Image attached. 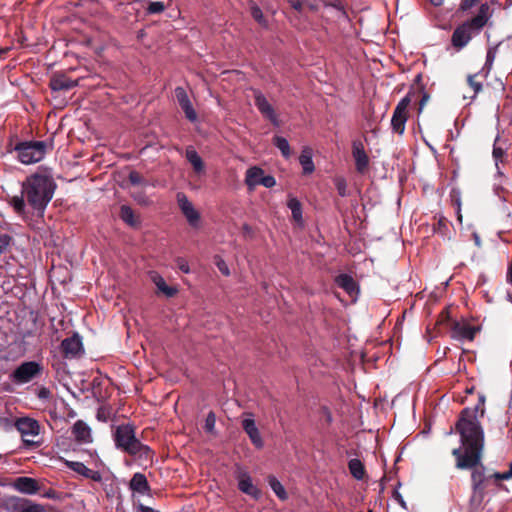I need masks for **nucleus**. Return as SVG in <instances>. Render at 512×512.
<instances>
[{"instance_id": "nucleus-1", "label": "nucleus", "mask_w": 512, "mask_h": 512, "mask_svg": "<svg viewBox=\"0 0 512 512\" xmlns=\"http://www.w3.org/2000/svg\"><path fill=\"white\" fill-rule=\"evenodd\" d=\"M484 405L485 396L481 394L475 407H467L461 411L455 425L463 447H468L480 454H482L484 448V431L479 422V417L484 416Z\"/></svg>"}, {"instance_id": "nucleus-2", "label": "nucleus", "mask_w": 512, "mask_h": 512, "mask_svg": "<svg viewBox=\"0 0 512 512\" xmlns=\"http://www.w3.org/2000/svg\"><path fill=\"white\" fill-rule=\"evenodd\" d=\"M57 185L47 174L34 173L22 183V193L33 210L43 214L52 200Z\"/></svg>"}, {"instance_id": "nucleus-3", "label": "nucleus", "mask_w": 512, "mask_h": 512, "mask_svg": "<svg viewBox=\"0 0 512 512\" xmlns=\"http://www.w3.org/2000/svg\"><path fill=\"white\" fill-rule=\"evenodd\" d=\"M113 440L117 449L130 456L146 461L153 457L152 449L137 439L136 429L132 424L117 426L113 432Z\"/></svg>"}, {"instance_id": "nucleus-4", "label": "nucleus", "mask_w": 512, "mask_h": 512, "mask_svg": "<svg viewBox=\"0 0 512 512\" xmlns=\"http://www.w3.org/2000/svg\"><path fill=\"white\" fill-rule=\"evenodd\" d=\"M490 17V6L487 3L482 4L475 17L464 22L454 30L451 37L453 47L457 50L464 48L472 39L473 34L479 33Z\"/></svg>"}, {"instance_id": "nucleus-5", "label": "nucleus", "mask_w": 512, "mask_h": 512, "mask_svg": "<svg viewBox=\"0 0 512 512\" xmlns=\"http://www.w3.org/2000/svg\"><path fill=\"white\" fill-rule=\"evenodd\" d=\"M48 145L45 141H21L14 146L17 159L25 165L40 162L46 155Z\"/></svg>"}, {"instance_id": "nucleus-6", "label": "nucleus", "mask_w": 512, "mask_h": 512, "mask_svg": "<svg viewBox=\"0 0 512 512\" xmlns=\"http://www.w3.org/2000/svg\"><path fill=\"white\" fill-rule=\"evenodd\" d=\"M471 469L472 494L470 502L474 506H479L484 500L486 485L491 477L485 474V467L481 462Z\"/></svg>"}, {"instance_id": "nucleus-7", "label": "nucleus", "mask_w": 512, "mask_h": 512, "mask_svg": "<svg viewBox=\"0 0 512 512\" xmlns=\"http://www.w3.org/2000/svg\"><path fill=\"white\" fill-rule=\"evenodd\" d=\"M415 93V91H409L407 95L399 101V103L394 109L393 116L391 119V126L393 131L400 135L404 133L405 123L408 119L407 109Z\"/></svg>"}, {"instance_id": "nucleus-8", "label": "nucleus", "mask_w": 512, "mask_h": 512, "mask_svg": "<svg viewBox=\"0 0 512 512\" xmlns=\"http://www.w3.org/2000/svg\"><path fill=\"white\" fill-rule=\"evenodd\" d=\"M43 367L35 361L20 364L11 374L10 379L16 384H25L41 374Z\"/></svg>"}, {"instance_id": "nucleus-9", "label": "nucleus", "mask_w": 512, "mask_h": 512, "mask_svg": "<svg viewBox=\"0 0 512 512\" xmlns=\"http://www.w3.org/2000/svg\"><path fill=\"white\" fill-rule=\"evenodd\" d=\"M245 184L249 190H253L257 185L272 188L276 185V180L272 175H264L262 168L253 166L246 171Z\"/></svg>"}, {"instance_id": "nucleus-10", "label": "nucleus", "mask_w": 512, "mask_h": 512, "mask_svg": "<svg viewBox=\"0 0 512 512\" xmlns=\"http://www.w3.org/2000/svg\"><path fill=\"white\" fill-rule=\"evenodd\" d=\"M176 200L181 213L186 218L188 224L193 228H198L200 224V213L195 209L192 202L188 199L185 193L178 192Z\"/></svg>"}, {"instance_id": "nucleus-11", "label": "nucleus", "mask_w": 512, "mask_h": 512, "mask_svg": "<svg viewBox=\"0 0 512 512\" xmlns=\"http://www.w3.org/2000/svg\"><path fill=\"white\" fill-rule=\"evenodd\" d=\"M15 427L21 434L23 442L26 446H31L36 443L35 441L29 438L35 437L39 434L40 426L36 420L28 417L19 418L15 422Z\"/></svg>"}, {"instance_id": "nucleus-12", "label": "nucleus", "mask_w": 512, "mask_h": 512, "mask_svg": "<svg viewBox=\"0 0 512 512\" xmlns=\"http://www.w3.org/2000/svg\"><path fill=\"white\" fill-rule=\"evenodd\" d=\"M452 455L456 458V467L458 469H468L480 463L482 454L477 451L470 450L468 447H464V452L461 448H455L452 451Z\"/></svg>"}, {"instance_id": "nucleus-13", "label": "nucleus", "mask_w": 512, "mask_h": 512, "mask_svg": "<svg viewBox=\"0 0 512 512\" xmlns=\"http://www.w3.org/2000/svg\"><path fill=\"white\" fill-rule=\"evenodd\" d=\"M60 349L64 358H79L84 354L82 338L78 333H74L71 337H67L61 342Z\"/></svg>"}, {"instance_id": "nucleus-14", "label": "nucleus", "mask_w": 512, "mask_h": 512, "mask_svg": "<svg viewBox=\"0 0 512 512\" xmlns=\"http://www.w3.org/2000/svg\"><path fill=\"white\" fill-rule=\"evenodd\" d=\"M254 101H255V106L260 111V113L266 119H268L273 125L278 126L279 119H278L277 114L275 113L274 108L268 102L266 97L258 90L254 91Z\"/></svg>"}, {"instance_id": "nucleus-15", "label": "nucleus", "mask_w": 512, "mask_h": 512, "mask_svg": "<svg viewBox=\"0 0 512 512\" xmlns=\"http://www.w3.org/2000/svg\"><path fill=\"white\" fill-rule=\"evenodd\" d=\"M238 489L251 496L254 500H259L262 496L261 490L252 482L251 476L246 471H239L237 476Z\"/></svg>"}, {"instance_id": "nucleus-16", "label": "nucleus", "mask_w": 512, "mask_h": 512, "mask_svg": "<svg viewBox=\"0 0 512 512\" xmlns=\"http://www.w3.org/2000/svg\"><path fill=\"white\" fill-rule=\"evenodd\" d=\"M175 97L176 100L183 110L185 117L190 122H195L197 120V113L195 109L193 108V105L188 97V94L186 90L183 87H176L175 88Z\"/></svg>"}, {"instance_id": "nucleus-17", "label": "nucleus", "mask_w": 512, "mask_h": 512, "mask_svg": "<svg viewBox=\"0 0 512 512\" xmlns=\"http://www.w3.org/2000/svg\"><path fill=\"white\" fill-rule=\"evenodd\" d=\"M78 86V80L69 78L65 73L56 72L49 80V87L52 91H68Z\"/></svg>"}, {"instance_id": "nucleus-18", "label": "nucleus", "mask_w": 512, "mask_h": 512, "mask_svg": "<svg viewBox=\"0 0 512 512\" xmlns=\"http://www.w3.org/2000/svg\"><path fill=\"white\" fill-rule=\"evenodd\" d=\"M479 330V327L455 321L452 324V337L458 340L472 341Z\"/></svg>"}, {"instance_id": "nucleus-19", "label": "nucleus", "mask_w": 512, "mask_h": 512, "mask_svg": "<svg viewBox=\"0 0 512 512\" xmlns=\"http://www.w3.org/2000/svg\"><path fill=\"white\" fill-rule=\"evenodd\" d=\"M354 167L361 175H367L370 171V156L364 150L362 144L354 143Z\"/></svg>"}, {"instance_id": "nucleus-20", "label": "nucleus", "mask_w": 512, "mask_h": 512, "mask_svg": "<svg viewBox=\"0 0 512 512\" xmlns=\"http://www.w3.org/2000/svg\"><path fill=\"white\" fill-rule=\"evenodd\" d=\"M13 487L19 492L27 495H34L40 490L38 481L26 476L17 477L13 482Z\"/></svg>"}, {"instance_id": "nucleus-21", "label": "nucleus", "mask_w": 512, "mask_h": 512, "mask_svg": "<svg viewBox=\"0 0 512 512\" xmlns=\"http://www.w3.org/2000/svg\"><path fill=\"white\" fill-rule=\"evenodd\" d=\"M65 465L70 470L78 473L79 475H82L83 477H85L87 479H91L95 482L102 481V475L99 471H95V470L88 468L82 462L66 460Z\"/></svg>"}, {"instance_id": "nucleus-22", "label": "nucleus", "mask_w": 512, "mask_h": 512, "mask_svg": "<svg viewBox=\"0 0 512 512\" xmlns=\"http://www.w3.org/2000/svg\"><path fill=\"white\" fill-rule=\"evenodd\" d=\"M242 428L245 433L248 435L251 443L257 448L262 449L264 446V441L260 435V432L256 426L254 419L245 418L242 420Z\"/></svg>"}, {"instance_id": "nucleus-23", "label": "nucleus", "mask_w": 512, "mask_h": 512, "mask_svg": "<svg viewBox=\"0 0 512 512\" xmlns=\"http://www.w3.org/2000/svg\"><path fill=\"white\" fill-rule=\"evenodd\" d=\"M72 435L79 443H91L92 435L90 427L83 421L77 420L72 426Z\"/></svg>"}, {"instance_id": "nucleus-24", "label": "nucleus", "mask_w": 512, "mask_h": 512, "mask_svg": "<svg viewBox=\"0 0 512 512\" xmlns=\"http://www.w3.org/2000/svg\"><path fill=\"white\" fill-rule=\"evenodd\" d=\"M130 488L140 494H146L150 491V486L146 476L139 472L135 473L130 480Z\"/></svg>"}, {"instance_id": "nucleus-25", "label": "nucleus", "mask_w": 512, "mask_h": 512, "mask_svg": "<svg viewBox=\"0 0 512 512\" xmlns=\"http://www.w3.org/2000/svg\"><path fill=\"white\" fill-rule=\"evenodd\" d=\"M299 162L303 168L304 174H311L314 169V163L312 160V151L310 148H304L299 157Z\"/></svg>"}, {"instance_id": "nucleus-26", "label": "nucleus", "mask_w": 512, "mask_h": 512, "mask_svg": "<svg viewBox=\"0 0 512 512\" xmlns=\"http://www.w3.org/2000/svg\"><path fill=\"white\" fill-rule=\"evenodd\" d=\"M120 218L131 227H137L140 224L139 218L134 214L132 208L127 205L121 206Z\"/></svg>"}, {"instance_id": "nucleus-27", "label": "nucleus", "mask_w": 512, "mask_h": 512, "mask_svg": "<svg viewBox=\"0 0 512 512\" xmlns=\"http://www.w3.org/2000/svg\"><path fill=\"white\" fill-rule=\"evenodd\" d=\"M186 159L193 166L195 172L199 173L204 170V162L193 147H188L186 149Z\"/></svg>"}, {"instance_id": "nucleus-28", "label": "nucleus", "mask_w": 512, "mask_h": 512, "mask_svg": "<svg viewBox=\"0 0 512 512\" xmlns=\"http://www.w3.org/2000/svg\"><path fill=\"white\" fill-rule=\"evenodd\" d=\"M27 500L28 499L26 498L11 496L5 501V509L8 512H22V510L25 508Z\"/></svg>"}, {"instance_id": "nucleus-29", "label": "nucleus", "mask_w": 512, "mask_h": 512, "mask_svg": "<svg viewBox=\"0 0 512 512\" xmlns=\"http://www.w3.org/2000/svg\"><path fill=\"white\" fill-rule=\"evenodd\" d=\"M267 481L273 492L276 494V496L282 500L285 501L288 499V494L284 488V486L281 484V482L273 475H269L267 477Z\"/></svg>"}, {"instance_id": "nucleus-30", "label": "nucleus", "mask_w": 512, "mask_h": 512, "mask_svg": "<svg viewBox=\"0 0 512 512\" xmlns=\"http://www.w3.org/2000/svg\"><path fill=\"white\" fill-rule=\"evenodd\" d=\"M287 206L291 210L292 218L296 222H301L302 221V204H301V202L295 197H289Z\"/></svg>"}, {"instance_id": "nucleus-31", "label": "nucleus", "mask_w": 512, "mask_h": 512, "mask_svg": "<svg viewBox=\"0 0 512 512\" xmlns=\"http://www.w3.org/2000/svg\"><path fill=\"white\" fill-rule=\"evenodd\" d=\"M248 5L250 9V14L253 17V19L261 26L267 27L268 23L263 15L261 8L253 0H250L248 2Z\"/></svg>"}, {"instance_id": "nucleus-32", "label": "nucleus", "mask_w": 512, "mask_h": 512, "mask_svg": "<svg viewBox=\"0 0 512 512\" xmlns=\"http://www.w3.org/2000/svg\"><path fill=\"white\" fill-rule=\"evenodd\" d=\"M338 287L342 288L349 296H352V276L340 274L335 278Z\"/></svg>"}, {"instance_id": "nucleus-33", "label": "nucleus", "mask_w": 512, "mask_h": 512, "mask_svg": "<svg viewBox=\"0 0 512 512\" xmlns=\"http://www.w3.org/2000/svg\"><path fill=\"white\" fill-rule=\"evenodd\" d=\"M273 144L281 151L284 158L288 159L291 156L290 145L284 137L275 136L273 138Z\"/></svg>"}, {"instance_id": "nucleus-34", "label": "nucleus", "mask_w": 512, "mask_h": 512, "mask_svg": "<svg viewBox=\"0 0 512 512\" xmlns=\"http://www.w3.org/2000/svg\"><path fill=\"white\" fill-rule=\"evenodd\" d=\"M500 44H497L493 47H490L487 51V55H486V62L484 64V67L482 69V71L485 72L484 76L487 77L488 74L490 73L491 69H492V66H493V62L496 58V54H497V50H498V47H499Z\"/></svg>"}, {"instance_id": "nucleus-35", "label": "nucleus", "mask_w": 512, "mask_h": 512, "mask_svg": "<svg viewBox=\"0 0 512 512\" xmlns=\"http://www.w3.org/2000/svg\"><path fill=\"white\" fill-rule=\"evenodd\" d=\"M25 201H26L25 196L21 192L20 196H13L10 199L9 203L12 205V207L15 210V212L17 214L21 215V214L25 213V208H26V202Z\"/></svg>"}, {"instance_id": "nucleus-36", "label": "nucleus", "mask_w": 512, "mask_h": 512, "mask_svg": "<svg viewBox=\"0 0 512 512\" xmlns=\"http://www.w3.org/2000/svg\"><path fill=\"white\" fill-rule=\"evenodd\" d=\"M354 479L363 481V483L368 482L365 467L359 459H354Z\"/></svg>"}, {"instance_id": "nucleus-37", "label": "nucleus", "mask_w": 512, "mask_h": 512, "mask_svg": "<svg viewBox=\"0 0 512 512\" xmlns=\"http://www.w3.org/2000/svg\"><path fill=\"white\" fill-rule=\"evenodd\" d=\"M154 282L158 290L163 292L166 296L172 297L176 294V289L168 286L162 277L154 279Z\"/></svg>"}, {"instance_id": "nucleus-38", "label": "nucleus", "mask_w": 512, "mask_h": 512, "mask_svg": "<svg viewBox=\"0 0 512 512\" xmlns=\"http://www.w3.org/2000/svg\"><path fill=\"white\" fill-rule=\"evenodd\" d=\"M321 3L326 7H332L341 12L344 16L348 17L347 12L344 9V6L341 0H320Z\"/></svg>"}, {"instance_id": "nucleus-39", "label": "nucleus", "mask_w": 512, "mask_h": 512, "mask_svg": "<svg viewBox=\"0 0 512 512\" xmlns=\"http://www.w3.org/2000/svg\"><path fill=\"white\" fill-rule=\"evenodd\" d=\"M165 10V5L161 1H154L148 4L146 9L148 14H159Z\"/></svg>"}, {"instance_id": "nucleus-40", "label": "nucleus", "mask_w": 512, "mask_h": 512, "mask_svg": "<svg viewBox=\"0 0 512 512\" xmlns=\"http://www.w3.org/2000/svg\"><path fill=\"white\" fill-rule=\"evenodd\" d=\"M216 416L215 413L210 411L205 419L204 429L208 433H212L215 428Z\"/></svg>"}, {"instance_id": "nucleus-41", "label": "nucleus", "mask_w": 512, "mask_h": 512, "mask_svg": "<svg viewBox=\"0 0 512 512\" xmlns=\"http://www.w3.org/2000/svg\"><path fill=\"white\" fill-rule=\"evenodd\" d=\"M22 512H46V509L43 505L38 503H33L31 500H27L24 510Z\"/></svg>"}, {"instance_id": "nucleus-42", "label": "nucleus", "mask_w": 512, "mask_h": 512, "mask_svg": "<svg viewBox=\"0 0 512 512\" xmlns=\"http://www.w3.org/2000/svg\"><path fill=\"white\" fill-rule=\"evenodd\" d=\"M477 75H469L467 78V82L469 86L473 89L475 95L478 94L482 90V83L476 81Z\"/></svg>"}, {"instance_id": "nucleus-43", "label": "nucleus", "mask_w": 512, "mask_h": 512, "mask_svg": "<svg viewBox=\"0 0 512 512\" xmlns=\"http://www.w3.org/2000/svg\"><path fill=\"white\" fill-rule=\"evenodd\" d=\"M334 184L336 186V189H337L339 195L345 196L346 195V187H347V183H346L345 179L342 177H336L334 179Z\"/></svg>"}, {"instance_id": "nucleus-44", "label": "nucleus", "mask_w": 512, "mask_h": 512, "mask_svg": "<svg viewBox=\"0 0 512 512\" xmlns=\"http://www.w3.org/2000/svg\"><path fill=\"white\" fill-rule=\"evenodd\" d=\"M128 179H129V182L132 184V185H141V184H144V178L143 176L133 170L129 173V176H128Z\"/></svg>"}, {"instance_id": "nucleus-45", "label": "nucleus", "mask_w": 512, "mask_h": 512, "mask_svg": "<svg viewBox=\"0 0 512 512\" xmlns=\"http://www.w3.org/2000/svg\"><path fill=\"white\" fill-rule=\"evenodd\" d=\"M215 265L224 276L230 275V270L226 262L221 257H215Z\"/></svg>"}, {"instance_id": "nucleus-46", "label": "nucleus", "mask_w": 512, "mask_h": 512, "mask_svg": "<svg viewBox=\"0 0 512 512\" xmlns=\"http://www.w3.org/2000/svg\"><path fill=\"white\" fill-rule=\"evenodd\" d=\"M12 237L8 234H0V255L10 246Z\"/></svg>"}, {"instance_id": "nucleus-47", "label": "nucleus", "mask_w": 512, "mask_h": 512, "mask_svg": "<svg viewBox=\"0 0 512 512\" xmlns=\"http://www.w3.org/2000/svg\"><path fill=\"white\" fill-rule=\"evenodd\" d=\"M490 477L494 478L495 481L508 480V479L512 478V468H511V465L509 466V470L508 471L503 472V473L495 472L494 474L490 475Z\"/></svg>"}, {"instance_id": "nucleus-48", "label": "nucleus", "mask_w": 512, "mask_h": 512, "mask_svg": "<svg viewBox=\"0 0 512 512\" xmlns=\"http://www.w3.org/2000/svg\"><path fill=\"white\" fill-rule=\"evenodd\" d=\"M177 265L178 268L185 274H188L190 272V267L188 265V262L183 258L177 259Z\"/></svg>"}, {"instance_id": "nucleus-49", "label": "nucleus", "mask_w": 512, "mask_h": 512, "mask_svg": "<svg viewBox=\"0 0 512 512\" xmlns=\"http://www.w3.org/2000/svg\"><path fill=\"white\" fill-rule=\"evenodd\" d=\"M477 2L478 0H462L460 8L461 10L466 11L472 8Z\"/></svg>"}, {"instance_id": "nucleus-50", "label": "nucleus", "mask_w": 512, "mask_h": 512, "mask_svg": "<svg viewBox=\"0 0 512 512\" xmlns=\"http://www.w3.org/2000/svg\"><path fill=\"white\" fill-rule=\"evenodd\" d=\"M504 153L505 152H504V150L501 147L494 146V148H493V157L496 160V162H498L499 160L502 159V157L504 156Z\"/></svg>"}, {"instance_id": "nucleus-51", "label": "nucleus", "mask_w": 512, "mask_h": 512, "mask_svg": "<svg viewBox=\"0 0 512 512\" xmlns=\"http://www.w3.org/2000/svg\"><path fill=\"white\" fill-rule=\"evenodd\" d=\"M428 99H429V95L427 93H425V92H422V98H421V100L419 102V113L422 111V109L426 105Z\"/></svg>"}, {"instance_id": "nucleus-52", "label": "nucleus", "mask_w": 512, "mask_h": 512, "mask_svg": "<svg viewBox=\"0 0 512 512\" xmlns=\"http://www.w3.org/2000/svg\"><path fill=\"white\" fill-rule=\"evenodd\" d=\"M290 4L296 11H301L302 3L299 0H290Z\"/></svg>"}, {"instance_id": "nucleus-53", "label": "nucleus", "mask_w": 512, "mask_h": 512, "mask_svg": "<svg viewBox=\"0 0 512 512\" xmlns=\"http://www.w3.org/2000/svg\"><path fill=\"white\" fill-rule=\"evenodd\" d=\"M394 498L401 504L402 507H405V502L398 491H394Z\"/></svg>"}, {"instance_id": "nucleus-54", "label": "nucleus", "mask_w": 512, "mask_h": 512, "mask_svg": "<svg viewBox=\"0 0 512 512\" xmlns=\"http://www.w3.org/2000/svg\"><path fill=\"white\" fill-rule=\"evenodd\" d=\"M140 512H156L153 508L140 504L138 507Z\"/></svg>"}, {"instance_id": "nucleus-55", "label": "nucleus", "mask_w": 512, "mask_h": 512, "mask_svg": "<svg viewBox=\"0 0 512 512\" xmlns=\"http://www.w3.org/2000/svg\"><path fill=\"white\" fill-rule=\"evenodd\" d=\"M507 281H508V283H510L512 285V261H511V264L508 267Z\"/></svg>"}, {"instance_id": "nucleus-56", "label": "nucleus", "mask_w": 512, "mask_h": 512, "mask_svg": "<svg viewBox=\"0 0 512 512\" xmlns=\"http://www.w3.org/2000/svg\"><path fill=\"white\" fill-rule=\"evenodd\" d=\"M9 50H10L9 47H1L0 48V60L5 57V55L8 53Z\"/></svg>"}, {"instance_id": "nucleus-57", "label": "nucleus", "mask_w": 512, "mask_h": 512, "mask_svg": "<svg viewBox=\"0 0 512 512\" xmlns=\"http://www.w3.org/2000/svg\"><path fill=\"white\" fill-rule=\"evenodd\" d=\"M49 394V391L46 388L40 390L39 397L44 398Z\"/></svg>"}, {"instance_id": "nucleus-58", "label": "nucleus", "mask_w": 512, "mask_h": 512, "mask_svg": "<svg viewBox=\"0 0 512 512\" xmlns=\"http://www.w3.org/2000/svg\"><path fill=\"white\" fill-rule=\"evenodd\" d=\"M353 289H354V303H355L356 302V296L359 294V287L356 285L355 282H354Z\"/></svg>"}, {"instance_id": "nucleus-59", "label": "nucleus", "mask_w": 512, "mask_h": 512, "mask_svg": "<svg viewBox=\"0 0 512 512\" xmlns=\"http://www.w3.org/2000/svg\"><path fill=\"white\" fill-rule=\"evenodd\" d=\"M440 316H441L442 321L448 319L449 311L448 310L443 311Z\"/></svg>"}, {"instance_id": "nucleus-60", "label": "nucleus", "mask_w": 512, "mask_h": 512, "mask_svg": "<svg viewBox=\"0 0 512 512\" xmlns=\"http://www.w3.org/2000/svg\"><path fill=\"white\" fill-rule=\"evenodd\" d=\"M431 4L434 6H440L443 4L444 0H429Z\"/></svg>"}, {"instance_id": "nucleus-61", "label": "nucleus", "mask_w": 512, "mask_h": 512, "mask_svg": "<svg viewBox=\"0 0 512 512\" xmlns=\"http://www.w3.org/2000/svg\"><path fill=\"white\" fill-rule=\"evenodd\" d=\"M324 411H325V414H326V421L328 423H330L331 420H332L331 414L329 413V411L326 408H324Z\"/></svg>"}, {"instance_id": "nucleus-62", "label": "nucleus", "mask_w": 512, "mask_h": 512, "mask_svg": "<svg viewBox=\"0 0 512 512\" xmlns=\"http://www.w3.org/2000/svg\"><path fill=\"white\" fill-rule=\"evenodd\" d=\"M347 468H348L349 472L352 474V459H350V460L347 462Z\"/></svg>"}, {"instance_id": "nucleus-63", "label": "nucleus", "mask_w": 512, "mask_h": 512, "mask_svg": "<svg viewBox=\"0 0 512 512\" xmlns=\"http://www.w3.org/2000/svg\"><path fill=\"white\" fill-rule=\"evenodd\" d=\"M474 239L477 245H480V238L477 234H474Z\"/></svg>"}, {"instance_id": "nucleus-64", "label": "nucleus", "mask_w": 512, "mask_h": 512, "mask_svg": "<svg viewBox=\"0 0 512 512\" xmlns=\"http://www.w3.org/2000/svg\"><path fill=\"white\" fill-rule=\"evenodd\" d=\"M421 79H422L421 74H418V75L416 76L415 81H416V82H420V81H421Z\"/></svg>"}]
</instances>
